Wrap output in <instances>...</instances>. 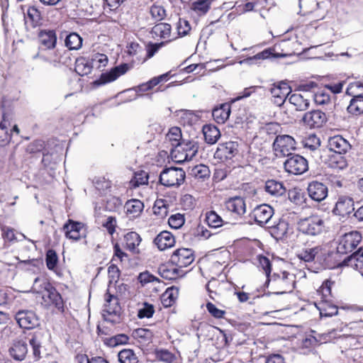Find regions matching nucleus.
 <instances>
[{"label": "nucleus", "mask_w": 363, "mask_h": 363, "mask_svg": "<svg viewBox=\"0 0 363 363\" xmlns=\"http://www.w3.org/2000/svg\"><path fill=\"white\" fill-rule=\"evenodd\" d=\"M298 228L304 235L316 237L325 231V223L321 216L314 214L301 219L298 223Z\"/></svg>", "instance_id": "obj_3"}, {"label": "nucleus", "mask_w": 363, "mask_h": 363, "mask_svg": "<svg viewBox=\"0 0 363 363\" xmlns=\"http://www.w3.org/2000/svg\"><path fill=\"white\" fill-rule=\"evenodd\" d=\"M179 296V289L176 286L169 287L162 296V303L164 307L173 305Z\"/></svg>", "instance_id": "obj_31"}, {"label": "nucleus", "mask_w": 363, "mask_h": 363, "mask_svg": "<svg viewBox=\"0 0 363 363\" xmlns=\"http://www.w3.org/2000/svg\"><path fill=\"white\" fill-rule=\"evenodd\" d=\"M185 220L184 215L175 213L172 215L168 219V223L172 228L178 229L184 224Z\"/></svg>", "instance_id": "obj_54"}, {"label": "nucleus", "mask_w": 363, "mask_h": 363, "mask_svg": "<svg viewBox=\"0 0 363 363\" xmlns=\"http://www.w3.org/2000/svg\"><path fill=\"white\" fill-rule=\"evenodd\" d=\"M291 91V88L287 83L281 82L274 84L270 88V93L273 97V102L278 106H281L285 102Z\"/></svg>", "instance_id": "obj_16"}, {"label": "nucleus", "mask_w": 363, "mask_h": 363, "mask_svg": "<svg viewBox=\"0 0 363 363\" xmlns=\"http://www.w3.org/2000/svg\"><path fill=\"white\" fill-rule=\"evenodd\" d=\"M91 62L84 57L77 58L75 61V71L81 76L89 74L92 69Z\"/></svg>", "instance_id": "obj_33"}, {"label": "nucleus", "mask_w": 363, "mask_h": 363, "mask_svg": "<svg viewBox=\"0 0 363 363\" xmlns=\"http://www.w3.org/2000/svg\"><path fill=\"white\" fill-rule=\"evenodd\" d=\"M127 216L130 218L139 217L144 209V204L138 199H130L124 206Z\"/></svg>", "instance_id": "obj_24"}, {"label": "nucleus", "mask_w": 363, "mask_h": 363, "mask_svg": "<svg viewBox=\"0 0 363 363\" xmlns=\"http://www.w3.org/2000/svg\"><path fill=\"white\" fill-rule=\"evenodd\" d=\"M230 114V105L228 103L221 104L219 107L213 110L212 116L216 123L223 124Z\"/></svg>", "instance_id": "obj_27"}, {"label": "nucleus", "mask_w": 363, "mask_h": 363, "mask_svg": "<svg viewBox=\"0 0 363 363\" xmlns=\"http://www.w3.org/2000/svg\"><path fill=\"white\" fill-rule=\"evenodd\" d=\"M362 240L361 234L357 231H352L342 235L337 246V254L345 255L352 252Z\"/></svg>", "instance_id": "obj_7"}, {"label": "nucleus", "mask_w": 363, "mask_h": 363, "mask_svg": "<svg viewBox=\"0 0 363 363\" xmlns=\"http://www.w3.org/2000/svg\"><path fill=\"white\" fill-rule=\"evenodd\" d=\"M2 237L5 240L12 242L16 240L14 229L9 226H2Z\"/></svg>", "instance_id": "obj_64"}, {"label": "nucleus", "mask_w": 363, "mask_h": 363, "mask_svg": "<svg viewBox=\"0 0 363 363\" xmlns=\"http://www.w3.org/2000/svg\"><path fill=\"white\" fill-rule=\"evenodd\" d=\"M354 202L351 197L341 196L338 198L333 213L342 218L349 216L354 211Z\"/></svg>", "instance_id": "obj_14"}, {"label": "nucleus", "mask_w": 363, "mask_h": 363, "mask_svg": "<svg viewBox=\"0 0 363 363\" xmlns=\"http://www.w3.org/2000/svg\"><path fill=\"white\" fill-rule=\"evenodd\" d=\"M313 99L318 105H325L330 102V96L328 92L318 91L313 95Z\"/></svg>", "instance_id": "obj_56"}, {"label": "nucleus", "mask_w": 363, "mask_h": 363, "mask_svg": "<svg viewBox=\"0 0 363 363\" xmlns=\"http://www.w3.org/2000/svg\"><path fill=\"white\" fill-rule=\"evenodd\" d=\"M349 113L359 115L363 113V96L352 98L347 107Z\"/></svg>", "instance_id": "obj_44"}, {"label": "nucleus", "mask_w": 363, "mask_h": 363, "mask_svg": "<svg viewBox=\"0 0 363 363\" xmlns=\"http://www.w3.org/2000/svg\"><path fill=\"white\" fill-rule=\"evenodd\" d=\"M46 265L48 269L56 272L58 257L54 250H48L45 257Z\"/></svg>", "instance_id": "obj_49"}, {"label": "nucleus", "mask_w": 363, "mask_h": 363, "mask_svg": "<svg viewBox=\"0 0 363 363\" xmlns=\"http://www.w3.org/2000/svg\"><path fill=\"white\" fill-rule=\"evenodd\" d=\"M238 144L236 142L229 141L218 145L215 155L220 160H230L238 152Z\"/></svg>", "instance_id": "obj_17"}, {"label": "nucleus", "mask_w": 363, "mask_h": 363, "mask_svg": "<svg viewBox=\"0 0 363 363\" xmlns=\"http://www.w3.org/2000/svg\"><path fill=\"white\" fill-rule=\"evenodd\" d=\"M295 276L286 271L274 273L267 279V286L273 293L283 294L291 292L294 289Z\"/></svg>", "instance_id": "obj_2"}, {"label": "nucleus", "mask_w": 363, "mask_h": 363, "mask_svg": "<svg viewBox=\"0 0 363 363\" xmlns=\"http://www.w3.org/2000/svg\"><path fill=\"white\" fill-rule=\"evenodd\" d=\"M296 141L289 135H277L273 143V150L277 157H289L296 150Z\"/></svg>", "instance_id": "obj_5"}, {"label": "nucleus", "mask_w": 363, "mask_h": 363, "mask_svg": "<svg viewBox=\"0 0 363 363\" xmlns=\"http://www.w3.org/2000/svg\"><path fill=\"white\" fill-rule=\"evenodd\" d=\"M156 359L164 363H172L174 359V356L167 350H157L155 351Z\"/></svg>", "instance_id": "obj_53"}, {"label": "nucleus", "mask_w": 363, "mask_h": 363, "mask_svg": "<svg viewBox=\"0 0 363 363\" xmlns=\"http://www.w3.org/2000/svg\"><path fill=\"white\" fill-rule=\"evenodd\" d=\"M43 304L46 308L54 306L58 311H64V303L61 295L52 285L42 294Z\"/></svg>", "instance_id": "obj_10"}, {"label": "nucleus", "mask_w": 363, "mask_h": 363, "mask_svg": "<svg viewBox=\"0 0 363 363\" xmlns=\"http://www.w3.org/2000/svg\"><path fill=\"white\" fill-rule=\"evenodd\" d=\"M202 132L205 141L210 145L216 143L220 137L219 129L211 124L203 125Z\"/></svg>", "instance_id": "obj_28"}, {"label": "nucleus", "mask_w": 363, "mask_h": 363, "mask_svg": "<svg viewBox=\"0 0 363 363\" xmlns=\"http://www.w3.org/2000/svg\"><path fill=\"white\" fill-rule=\"evenodd\" d=\"M328 147L330 151L337 153L331 157L330 167L339 169H345L347 167V162L341 155L346 153L351 148L349 142L341 135H335L328 139Z\"/></svg>", "instance_id": "obj_1"}, {"label": "nucleus", "mask_w": 363, "mask_h": 363, "mask_svg": "<svg viewBox=\"0 0 363 363\" xmlns=\"http://www.w3.org/2000/svg\"><path fill=\"white\" fill-rule=\"evenodd\" d=\"M308 193L309 196L315 201H322L328 196V188L321 182H312L308 184Z\"/></svg>", "instance_id": "obj_19"}, {"label": "nucleus", "mask_w": 363, "mask_h": 363, "mask_svg": "<svg viewBox=\"0 0 363 363\" xmlns=\"http://www.w3.org/2000/svg\"><path fill=\"white\" fill-rule=\"evenodd\" d=\"M177 30L179 35L184 36L188 34L191 30L189 23L183 18H179L177 23Z\"/></svg>", "instance_id": "obj_59"}, {"label": "nucleus", "mask_w": 363, "mask_h": 363, "mask_svg": "<svg viewBox=\"0 0 363 363\" xmlns=\"http://www.w3.org/2000/svg\"><path fill=\"white\" fill-rule=\"evenodd\" d=\"M121 311V308L118 303L117 297L106 293L105 303L102 311L104 319L111 323H119Z\"/></svg>", "instance_id": "obj_4"}, {"label": "nucleus", "mask_w": 363, "mask_h": 363, "mask_svg": "<svg viewBox=\"0 0 363 363\" xmlns=\"http://www.w3.org/2000/svg\"><path fill=\"white\" fill-rule=\"evenodd\" d=\"M191 175L196 179L204 180L210 177V169L204 164H199L191 169Z\"/></svg>", "instance_id": "obj_41"}, {"label": "nucleus", "mask_w": 363, "mask_h": 363, "mask_svg": "<svg viewBox=\"0 0 363 363\" xmlns=\"http://www.w3.org/2000/svg\"><path fill=\"white\" fill-rule=\"evenodd\" d=\"M342 264L351 267L359 272H363V248H359L357 251L345 258Z\"/></svg>", "instance_id": "obj_20"}, {"label": "nucleus", "mask_w": 363, "mask_h": 363, "mask_svg": "<svg viewBox=\"0 0 363 363\" xmlns=\"http://www.w3.org/2000/svg\"><path fill=\"white\" fill-rule=\"evenodd\" d=\"M9 123L4 119L0 123V145L4 146L7 145L11 138V133H9Z\"/></svg>", "instance_id": "obj_40"}, {"label": "nucleus", "mask_w": 363, "mask_h": 363, "mask_svg": "<svg viewBox=\"0 0 363 363\" xmlns=\"http://www.w3.org/2000/svg\"><path fill=\"white\" fill-rule=\"evenodd\" d=\"M28 342L33 349V355L35 360L40 358V347L41 342L36 335H33L31 338L28 340Z\"/></svg>", "instance_id": "obj_55"}, {"label": "nucleus", "mask_w": 363, "mask_h": 363, "mask_svg": "<svg viewBox=\"0 0 363 363\" xmlns=\"http://www.w3.org/2000/svg\"><path fill=\"white\" fill-rule=\"evenodd\" d=\"M65 43L69 50H78L82 47V38L76 33H72L66 37Z\"/></svg>", "instance_id": "obj_38"}, {"label": "nucleus", "mask_w": 363, "mask_h": 363, "mask_svg": "<svg viewBox=\"0 0 363 363\" xmlns=\"http://www.w3.org/2000/svg\"><path fill=\"white\" fill-rule=\"evenodd\" d=\"M205 220L208 225L213 228H219L223 224L222 218L213 211H208L206 213Z\"/></svg>", "instance_id": "obj_42"}, {"label": "nucleus", "mask_w": 363, "mask_h": 363, "mask_svg": "<svg viewBox=\"0 0 363 363\" xmlns=\"http://www.w3.org/2000/svg\"><path fill=\"white\" fill-rule=\"evenodd\" d=\"M40 48L43 50H51L55 48L57 35L53 30H41L38 34Z\"/></svg>", "instance_id": "obj_18"}, {"label": "nucleus", "mask_w": 363, "mask_h": 363, "mask_svg": "<svg viewBox=\"0 0 363 363\" xmlns=\"http://www.w3.org/2000/svg\"><path fill=\"white\" fill-rule=\"evenodd\" d=\"M302 121L304 125L310 128L322 127L327 121L325 113L319 110H313L304 113Z\"/></svg>", "instance_id": "obj_12"}, {"label": "nucleus", "mask_w": 363, "mask_h": 363, "mask_svg": "<svg viewBox=\"0 0 363 363\" xmlns=\"http://www.w3.org/2000/svg\"><path fill=\"white\" fill-rule=\"evenodd\" d=\"M213 0H197L191 5V9L199 15L206 14L210 9Z\"/></svg>", "instance_id": "obj_43"}, {"label": "nucleus", "mask_w": 363, "mask_h": 363, "mask_svg": "<svg viewBox=\"0 0 363 363\" xmlns=\"http://www.w3.org/2000/svg\"><path fill=\"white\" fill-rule=\"evenodd\" d=\"M285 170L294 174H302L308 169V161L299 155H292L284 162Z\"/></svg>", "instance_id": "obj_8"}, {"label": "nucleus", "mask_w": 363, "mask_h": 363, "mask_svg": "<svg viewBox=\"0 0 363 363\" xmlns=\"http://www.w3.org/2000/svg\"><path fill=\"white\" fill-rule=\"evenodd\" d=\"M334 283L330 280L325 281L317 292L323 296L324 300L331 296V287Z\"/></svg>", "instance_id": "obj_58"}, {"label": "nucleus", "mask_w": 363, "mask_h": 363, "mask_svg": "<svg viewBox=\"0 0 363 363\" xmlns=\"http://www.w3.org/2000/svg\"><path fill=\"white\" fill-rule=\"evenodd\" d=\"M321 316L331 317L337 314V308L335 306L330 305L328 300H323L321 306L319 308Z\"/></svg>", "instance_id": "obj_47"}, {"label": "nucleus", "mask_w": 363, "mask_h": 363, "mask_svg": "<svg viewBox=\"0 0 363 363\" xmlns=\"http://www.w3.org/2000/svg\"><path fill=\"white\" fill-rule=\"evenodd\" d=\"M274 215V209L268 204L257 206L253 211L255 222L260 226L269 224Z\"/></svg>", "instance_id": "obj_15"}, {"label": "nucleus", "mask_w": 363, "mask_h": 363, "mask_svg": "<svg viewBox=\"0 0 363 363\" xmlns=\"http://www.w3.org/2000/svg\"><path fill=\"white\" fill-rule=\"evenodd\" d=\"M259 266L264 272L267 279L270 276L271 272V263L268 258L264 256H259L258 257Z\"/></svg>", "instance_id": "obj_63"}, {"label": "nucleus", "mask_w": 363, "mask_h": 363, "mask_svg": "<svg viewBox=\"0 0 363 363\" xmlns=\"http://www.w3.org/2000/svg\"><path fill=\"white\" fill-rule=\"evenodd\" d=\"M185 177V172L182 168H166L160 173V182L166 186H178L184 182Z\"/></svg>", "instance_id": "obj_6"}, {"label": "nucleus", "mask_w": 363, "mask_h": 363, "mask_svg": "<svg viewBox=\"0 0 363 363\" xmlns=\"http://www.w3.org/2000/svg\"><path fill=\"white\" fill-rule=\"evenodd\" d=\"M264 189L267 193L276 197L282 196L286 192L283 183L274 179L267 181Z\"/></svg>", "instance_id": "obj_29"}, {"label": "nucleus", "mask_w": 363, "mask_h": 363, "mask_svg": "<svg viewBox=\"0 0 363 363\" xmlns=\"http://www.w3.org/2000/svg\"><path fill=\"white\" fill-rule=\"evenodd\" d=\"M130 68V67L128 64H121L111 69L110 72L101 74L100 78L95 81L94 83L97 85H104L112 82L120 76L125 74Z\"/></svg>", "instance_id": "obj_13"}, {"label": "nucleus", "mask_w": 363, "mask_h": 363, "mask_svg": "<svg viewBox=\"0 0 363 363\" xmlns=\"http://www.w3.org/2000/svg\"><path fill=\"white\" fill-rule=\"evenodd\" d=\"M206 308L208 313L216 318H221L225 314V311L216 308V306L211 302L206 303Z\"/></svg>", "instance_id": "obj_62"}, {"label": "nucleus", "mask_w": 363, "mask_h": 363, "mask_svg": "<svg viewBox=\"0 0 363 363\" xmlns=\"http://www.w3.org/2000/svg\"><path fill=\"white\" fill-rule=\"evenodd\" d=\"M346 94L353 98L363 96V84L359 82L350 84L346 89Z\"/></svg>", "instance_id": "obj_48"}, {"label": "nucleus", "mask_w": 363, "mask_h": 363, "mask_svg": "<svg viewBox=\"0 0 363 363\" xmlns=\"http://www.w3.org/2000/svg\"><path fill=\"white\" fill-rule=\"evenodd\" d=\"M10 354L16 360L22 361L28 354L27 341L16 340L9 350Z\"/></svg>", "instance_id": "obj_22"}, {"label": "nucleus", "mask_w": 363, "mask_h": 363, "mask_svg": "<svg viewBox=\"0 0 363 363\" xmlns=\"http://www.w3.org/2000/svg\"><path fill=\"white\" fill-rule=\"evenodd\" d=\"M199 145L193 140L183 141L176 148V152H184L185 159H193L198 152Z\"/></svg>", "instance_id": "obj_26"}, {"label": "nucleus", "mask_w": 363, "mask_h": 363, "mask_svg": "<svg viewBox=\"0 0 363 363\" xmlns=\"http://www.w3.org/2000/svg\"><path fill=\"white\" fill-rule=\"evenodd\" d=\"M150 13L155 21H161L166 16V10L163 6L157 3L152 4Z\"/></svg>", "instance_id": "obj_50"}, {"label": "nucleus", "mask_w": 363, "mask_h": 363, "mask_svg": "<svg viewBox=\"0 0 363 363\" xmlns=\"http://www.w3.org/2000/svg\"><path fill=\"white\" fill-rule=\"evenodd\" d=\"M83 229V225L81 223L69 220L63 226L65 236L74 240H78L82 237L81 231Z\"/></svg>", "instance_id": "obj_21"}, {"label": "nucleus", "mask_w": 363, "mask_h": 363, "mask_svg": "<svg viewBox=\"0 0 363 363\" xmlns=\"http://www.w3.org/2000/svg\"><path fill=\"white\" fill-rule=\"evenodd\" d=\"M51 284L43 277H36L34 279L32 290L37 294H43Z\"/></svg>", "instance_id": "obj_45"}, {"label": "nucleus", "mask_w": 363, "mask_h": 363, "mask_svg": "<svg viewBox=\"0 0 363 363\" xmlns=\"http://www.w3.org/2000/svg\"><path fill=\"white\" fill-rule=\"evenodd\" d=\"M179 120L184 125H191L196 121L197 116L191 111L183 110L179 112Z\"/></svg>", "instance_id": "obj_51"}, {"label": "nucleus", "mask_w": 363, "mask_h": 363, "mask_svg": "<svg viewBox=\"0 0 363 363\" xmlns=\"http://www.w3.org/2000/svg\"><path fill=\"white\" fill-rule=\"evenodd\" d=\"M141 242L140 236L135 232H129L124 236V242L126 249L135 253L138 252V248Z\"/></svg>", "instance_id": "obj_30"}, {"label": "nucleus", "mask_w": 363, "mask_h": 363, "mask_svg": "<svg viewBox=\"0 0 363 363\" xmlns=\"http://www.w3.org/2000/svg\"><path fill=\"white\" fill-rule=\"evenodd\" d=\"M152 32L161 38L168 39V40H170L171 26L168 23H161L155 25L152 28Z\"/></svg>", "instance_id": "obj_37"}, {"label": "nucleus", "mask_w": 363, "mask_h": 363, "mask_svg": "<svg viewBox=\"0 0 363 363\" xmlns=\"http://www.w3.org/2000/svg\"><path fill=\"white\" fill-rule=\"evenodd\" d=\"M161 276L166 279H174L177 277V269L175 268L168 269L166 266L160 267Z\"/></svg>", "instance_id": "obj_61"}, {"label": "nucleus", "mask_w": 363, "mask_h": 363, "mask_svg": "<svg viewBox=\"0 0 363 363\" xmlns=\"http://www.w3.org/2000/svg\"><path fill=\"white\" fill-rule=\"evenodd\" d=\"M108 62V57L104 54L95 53L92 55L91 62L92 67L101 69L105 67Z\"/></svg>", "instance_id": "obj_46"}, {"label": "nucleus", "mask_w": 363, "mask_h": 363, "mask_svg": "<svg viewBox=\"0 0 363 363\" xmlns=\"http://www.w3.org/2000/svg\"><path fill=\"white\" fill-rule=\"evenodd\" d=\"M291 104L294 105L297 111L306 110L309 106V101L300 94H293L289 97Z\"/></svg>", "instance_id": "obj_32"}, {"label": "nucleus", "mask_w": 363, "mask_h": 363, "mask_svg": "<svg viewBox=\"0 0 363 363\" xmlns=\"http://www.w3.org/2000/svg\"><path fill=\"white\" fill-rule=\"evenodd\" d=\"M194 260V252L189 248H179L175 250L170 258L171 262L179 268L188 267Z\"/></svg>", "instance_id": "obj_11"}, {"label": "nucleus", "mask_w": 363, "mask_h": 363, "mask_svg": "<svg viewBox=\"0 0 363 363\" xmlns=\"http://www.w3.org/2000/svg\"><path fill=\"white\" fill-rule=\"evenodd\" d=\"M322 250L321 246L306 248L298 254V257L305 262H312L316 256L322 252Z\"/></svg>", "instance_id": "obj_35"}, {"label": "nucleus", "mask_w": 363, "mask_h": 363, "mask_svg": "<svg viewBox=\"0 0 363 363\" xmlns=\"http://www.w3.org/2000/svg\"><path fill=\"white\" fill-rule=\"evenodd\" d=\"M148 174L145 172H137L135 174L133 179L130 181L131 186L133 187H138L140 185H144L148 182Z\"/></svg>", "instance_id": "obj_52"}, {"label": "nucleus", "mask_w": 363, "mask_h": 363, "mask_svg": "<svg viewBox=\"0 0 363 363\" xmlns=\"http://www.w3.org/2000/svg\"><path fill=\"white\" fill-rule=\"evenodd\" d=\"M120 363H138V359L133 350L124 349L118 354Z\"/></svg>", "instance_id": "obj_36"}, {"label": "nucleus", "mask_w": 363, "mask_h": 363, "mask_svg": "<svg viewBox=\"0 0 363 363\" xmlns=\"http://www.w3.org/2000/svg\"><path fill=\"white\" fill-rule=\"evenodd\" d=\"M138 280L143 286L152 282H160L158 278L155 277L148 272H142L138 276Z\"/></svg>", "instance_id": "obj_60"}, {"label": "nucleus", "mask_w": 363, "mask_h": 363, "mask_svg": "<svg viewBox=\"0 0 363 363\" xmlns=\"http://www.w3.org/2000/svg\"><path fill=\"white\" fill-rule=\"evenodd\" d=\"M225 208L228 211L240 216L244 214L246 211L245 202L242 197L239 196L229 199L225 202Z\"/></svg>", "instance_id": "obj_25"}, {"label": "nucleus", "mask_w": 363, "mask_h": 363, "mask_svg": "<svg viewBox=\"0 0 363 363\" xmlns=\"http://www.w3.org/2000/svg\"><path fill=\"white\" fill-rule=\"evenodd\" d=\"M15 320L21 328L33 329L40 325V320L34 311L20 310L15 315Z\"/></svg>", "instance_id": "obj_9"}, {"label": "nucleus", "mask_w": 363, "mask_h": 363, "mask_svg": "<svg viewBox=\"0 0 363 363\" xmlns=\"http://www.w3.org/2000/svg\"><path fill=\"white\" fill-rule=\"evenodd\" d=\"M169 203L164 199H157L153 206V212L160 218H164L168 214Z\"/></svg>", "instance_id": "obj_39"}, {"label": "nucleus", "mask_w": 363, "mask_h": 363, "mask_svg": "<svg viewBox=\"0 0 363 363\" xmlns=\"http://www.w3.org/2000/svg\"><path fill=\"white\" fill-rule=\"evenodd\" d=\"M182 131L178 127H172L166 135V140L169 141L172 148H177L182 143Z\"/></svg>", "instance_id": "obj_34"}, {"label": "nucleus", "mask_w": 363, "mask_h": 363, "mask_svg": "<svg viewBox=\"0 0 363 363\" xmlns=\"http://www.w3.org/2000/svg\"><path fill=\"white\" fill-rule=\"evenodd\" d=\"M155 313L154 307L152 304L144 303L143 307L139 309L138 316L140 318H151Z\"/></svg>", "instance_id": "obj_57"}, {"label": "nucleus", "mask_w": 363, "mask_h": 363, "mask_svg": "<svg viewBox=\"0 0 363 363\" xmlns=\"http://www.w3.org/2000/svg\"><path fill=\"white\" fill-rule=\"evenodd\" d=\"M154 243L160 250H164L174 245L175 239L170 232L164 230L157 235L154 240Z\"/></svg>", "instance_id": "obj_23"}]
</instances>
